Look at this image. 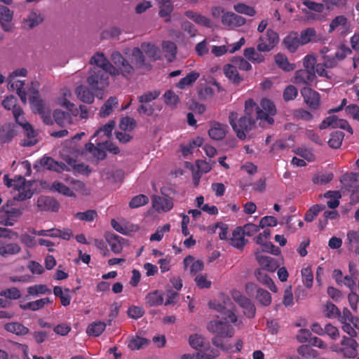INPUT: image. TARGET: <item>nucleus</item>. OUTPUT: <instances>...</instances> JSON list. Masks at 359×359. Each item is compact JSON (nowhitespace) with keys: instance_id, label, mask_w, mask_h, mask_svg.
Returning <instances> with one entry per match:
<instances>
[{"instance_id":"1","label":"nucleus","mask_w":359,"mask_h":359,"mask_svg":"<svg viewBox=\"0 0 359 359\" xmlns=\"http://www.w3.org/2000/svg\"><path fill=\"white\" fill-rule=\"evenodd\" d=\"M244 112V116L239 119L236 111H231L229 116V123L240 140H245L246 133L255 128L257 124L262 128L273 125L276 108L274 103L266 98L262 99L259 105L252 99H248L245 102Z\"/></svg>"},{"instance_id":"2","label":"nucleus","mask_w":359,"mask_h":359,"mask_svg":"<svg viewBox=\"0 0 359 359\" xmlns=\"http://www.w3.org/2000/svg\"><path fill=\"white\" fill-rule=\"evenodd\" d=\"M214 309L220 313L222 320H211L208 323L207 329L214 334L211 340L212 344L222 351H229L231 348V346L224 344L223 339L226 337L231 338L233 336L234 329L229 323L238 325V318L234 313L233 306L231 304H229V306L227 304L226 306L217 304Z\"/></svg>"},{"instance_id":"3","label":"nucleus","mask_w":359,"mask_h":359,"mask_svg":"<svg viewBox=\"0 0 359 359\" xmlns=\"http://www.w3.org/2000/svg\"><path fill=\"white\" fill-rule=\"evenodd\" d=\"M109 74L102 69L92 67L88 73L86 82L92 90H103L109 86Z\"/></svg>"},{"instance_id":"4","label":"nucleus","mask_w":359,"mask_h":359,"mask_svg":"<svg viewBox=\"0 0 359 359\" xmlns=\"http://www.w3.org/2000/svg\"><path fill=\"white\" fill-rule=\"evenodd\" d=\"M316 79L317 76L314 71L302 69L294 72L292 81L296 85L309 87L316 83Z\"/></svg>"},{"instance_id":"5","label":"nucleus","mask_w":359,"mask_h":359,"mask_svg":"<svg viewBox=\"0 0 359 359\" xmlns=\"http://www.w3.org/2000/svg\"><path fill=\"white\" fill-rule=\"evenodd\" d=\"M300 93L303 97L304 102L312 111H317L320 108V95L309 87H303Z\"/></svg>"},{"instance_id":"6","label":"nucleus","mask_w":359,"mask_h":359,"mask_svg":"<svg viewBox=\"0 0 359 359\" xmlns=\"http://www.w3.org/2000/svg\"><path fill=\"white\" fill-rule=\"evenodd\" d=\"M278 34L269 29L266 34L259 37L257 48L260 52H269L278 43Z\"/></svg>"},{"instance_id":"7","label":"nucleus","mask_w":359,"mask_h":359,"mask_svg":"<svg viewBox=\"0 0 359 359\" xmlns=\"http://www.w3.org/2000/svg\"><path fill=\"white\" fill-rule=\"evenodd\" d=\"M22 209L9 208L8 205L6 209L4 207V210L1 211L0 224L4 226H13L22 215Z\"/></svg>"},{"instance_id":"8","label":"nucleus","mask_w":359,"mask_h":359,"mask_svg":"<svg viewBox=\"0 0 359 359\" xmlns=\"http://www.w3.org/2000/svg\"><path fill=\"white\" fill-rule=\"evenodd\" d=\"M90 63L94 65L93 67L102 69L110 75H118V70L115 67L102 53H97L90 59Z\"/></svg>"},{"instance_id":"9","label":"nucleus","mask_w":359,"mask_h":359,"mask_svg":"<svg viewBox=\"0 0 359 359\" xmlns=\"http://www.w3.org/2000/svg\"><path fill=\"white\" fill-rule=\"evenodd\" d=\"M111 61L117 67L118 74L121 73L123 76L133 75L135 73V69L128 60H126L122 55L118 52L114 51L111 55Z\"/></svg>"},{"instance_id":"10","label":"nucleus","mask_w":359,"mask_h":359,"mask_svg":"<svg viewBox=\"0 0 359 359\" xmlns=\"http://www.w3.org/2000/svg\"><path fill=\"white\" fill-rule=\"evenodd\" d=\"M43 21V17L41 14L31 11L22 20L21 27L25 30H30L40 25Z\"/></svg>"},{"instance_id":"11","label":"nucleus","mask_w":359,"mask_h":359,"mask_svg":"<svg viewBox=\"0 0 359 359\" xmlns=\"http://www.w3.org/2000/svg\"><path fill=\"white\" fill-rule=\"evenodd\" d=\"M341 344L344 346L341 349V352L345 357L351 358L357 356L358 344L354 339L344 336Z\"/></svg>"},{"instance_id":"12","label":"nucleus","mask_w":359,"mask_h":359,"mask_svg":"<svg viewBox=\"0 0 359 359\" xmlns=\"http://www.w3.org/2000/svg\"><path fill=\"white\" fill-rule=\"evenodd\" d=\"M245 22V18L233 13L227 12L222 16V24L231 29L241 27Z\"/></svg>"},{"instance_id":"13","label":"nucleus","mask_w":359,"mask_h":359,"mask_svg":"<svg viewBox=\"0 0 359 359\" xmlns=\"http://www.w3.org/2000/svg\"><path fill=\"white\" fill-rule=\"evenodd\" d=\"M255 258L263 271L273 272L278 267V262L273 257L263 255L259 251L255 252Z\"/></svg>"},{"instance_id":"14","label":"nucleus","mask_w":359,"mask_h":359,"mask_svg":"<svg viewBox=\"0 0 359 359\" xmlns=\"http://www.w3.org/2000/svg\"><path fill=\"white\" fill-rule=\"evenodd\" d=\"M340 182L346 189L354 192L359 188V173H346L341 176Z\"/></svg>"},{"instance_id":"15","label":"nucleus","mask_w":359,"mask_h":359,"mask_svg":"<svg viewBox=\"0 0 359 359\" xmlns=\"http://www.w3.org/2000/svg\"><path fill=\"white\" fill-rule=\"evenodd\" d=\"M13 17V12L7 6L0 5V24L2 29L6 32L12 29L11 21Z\"/></svg>"},{"instance_id":"16","label":"nucleus","mask_w":359,"mask_h":359,"mask_svg":"<svg viewBox=\"0 0 359 359\" xmlns=\"http://www.w3.org/2000/svg\"><path fill=\"white\" fill-rule=\"evenodd\" d=\"M153 207L157 211L168 212L173 207V202L171 198L167 196H154L152 198Z\"/></svg>"},{"instance_id":"17","label":"nucleus","mask_w":359,"mask_h":359,"mask_svg":"<svg viewBox=\"0 0 359 359\" xmlns=\"http://www.w3.org/2000/svg\"><path fill=\"white\" fill-rule=\"evenodd\" d=\"M37 206L41 210L56 212L59 209V203L49 196H40L37 200Z\"/></svg>"},{"instance_id":"18","label":"nucleus","mask_w":359,"mask_h":359,"mask_svg":"<svg viewBox=\"0 0 359 359\" xmlns=\"http://www.w3.org/2000/svg\"><path fill=\"white\" fill-rule=\"evenodd\" d=\"M248 241L245 238L241 226H237L232 233V237L230 238V244L239 250H242L247 244Z\"/></svg>"},{"instance_id":"19","label":"nucleus","mask_w":359,"mask_h":359,"mask_svg":"<svg viewBox=\"0 0 359 359\" xmlns=\"http://www.w3.org/2000/svg\"><path fill=\"white\" fill-rule=\"evenodd\" d=\"M130 60L134 64V69H149V65L145 62V58L142 51L138 47L134 48L130 55Z\"/></svg>"},{"instance_id":"20","label":"nucleus","mask_w":359,"mask_h":359,"mask_svg":"<svg viewBox=\"0 0 359 359\" xmlns=\"http://www.w3.org/2000/svg\"><path fill=\"white\" fill-rule=\"evenodd\" d=\"M75 93L83 102L90 104L94 101V93L87 86L83 85L78 86L75 90Z\"/></svg>"},{"instance_id":"21","label":"nucleus","mask_w":359,"mask_h":359,"mask_svg":"<svg viewBox=\"0 0 359 359\" xmlns=\"http://www.w3.org/2000/svg\"><path fill=\"white\" fill-rule=\"evenodd\" d=\"M285 48L291 53L295 52L297 48L301 46L299 39V35L297 32H292L289 34L283 41Z\"/></svg>"},{"instance_id":"22","label":"nucleus","mask_w":359,"mask_h":359,"mask_svg":"<svg viewBox=\"0 0 359 359\" xmlns=\"http://www.w3.org/2000/svg\"><path fill=\"white\" fill-rule=\"evenodd\" d=\"M257 279L263 285L266 286L273 292H277V287L273 280L263 271V269H257L255 271Z\"/></svg>"},{"instance_id":"23","label":"nucleus","mask_w":359,"mask_h":359,"mask_svg":"<svg viewBox=\"0 0 359 359\" xmlns=\"http://www.w3.org/2000/svg\"><path fill=\"white\" fill-rule=\"evenodd\" d=\"M30 104L33 112L38 113L39 114L50 108L46 102L39 97L38 92L30 98Z\"/></svg>"},{"instance_id":"24","label":"nucleus","mask_w":359,"mask_h":359,"mask_svg":"<svg viewBox=\"0 0 359 359\" xmlns=\"http://www.w3.org/2000/svg\"><path fill=\"white\" fill-rule=\"evenodd\" d=\"M189 344L191 347L196 350H200L201 348L207 350L210 348L209 344H205V338L198 334H191L189 337Z\"/></svg>"},{"instance_id":"25","label":"nucleus","mask_w":359,"mask_h":359,"mask_svg":"<svg viewBox=\"0 0 359 359\" xmlns=\"http://www.w3.org/2000/svg\"><path fill=\"white\" fill-rule=\"evenodd\" d=\"M227 128V126L216 123L209 130L208 133L212 139L219 140L225 137Z\"/></svg>"},{"instance_id":"26","label":"nucleus","mask_w":359,"mask_h":359,"mask_svg":"<svg viewBox=\"0 0 359 359\" xmlns=\"http://www.w3.org/2000/svg\"><path fill=\"white\" fill-rule=\"evenodd\" d=\"M4 327L7 332L16 335H25L29 332V329L18 322L8 323Z\"/></svg>"},{"instance_id":"27","label":"nucleus","mask_w":359,"mask_h":359,"mask_svg":"<svg viewBox=\"0 0 359 359\" xmlns=\"http://www.w3.org/2000/svg\"><path fill=\"white\" fill-rule=\"evenodd\" d=\"M223 70L225 76L233 83L238 84L243 80L238 74L236 67L232 64L224 65Z\"/></svg>"},{"instance_id":"28","label":"nucleus","mask_w":359,"mask_h":359,"mask_svg":"<svg viewBox=\"0 0 359 359\" xmlns=\"http://www.w3.org/2000/svg\"><path fill=\"white\" fill-rule=\"evenodd\" d=\"M55 122L60 127H65L72 123V117L68 112L56 109L53 112Z\"/></svg>"},{"instance_id":"29","label":"nucleus","mask_w":359,"mask_h":359,"mask_svg":"<svg viewBox=\"0 0 359 359\" xmlns=\"http://www.w3.org/2000/svg\"><path fill=\"white\" fill-rule=\"evenodd\" d=\"M118 104V100L116 97H110L103 104L100 110V116L105 118L111 114L114 107Z\"/></svg>"},{"instance_id":"30","label":"nucleus","mask_w":359,"mask_h":359,"mask_svg":"<svg viewBox=\"0 0 359 359\" xmlns=\"http://www.w3.org/2000/svg\"><path fill=\"white\" fill-rule=\"evenodd\" d=\"M185 15L189 19L192 20L196 23L203 25L206 27H210L212 25L211 21L206 17L201 14L194 12L192 11H187Z\"/></svg>"},{"instance_id":"31","label":"nucleus","mask_w":359,"mask_h":359,"mask_svg":"<svg viewBox=\"0 0 359 359\" xmlns=\"http://www.w3.org/2000/svg\"><path fill=\"white\" fill-rule=\"evenodd\" d=\"M51 302L52 300H50L49 297H46L34 302H28L25 304H20V307L23 310L37 311L42 309L45 304Z\"/></svg>"},{"instance_id":"32","label":"nucleus","mask_w":359,"mask_h":359,"mask_svg":"<svg viewBox=\"0 0 359 359\" xmlns=\"http://www.w3.org/2000/svg\"><path fill=\"white\" fill-rule=\"evenodd\" d=\"M107 324L102 321H95L90 323L87 329L86 333L89 336L98 337L105 330Z\"/></svg>"},{"instance_id":"33","label":"nucleus","mask_w":359,"mask_h":359,"mask_svg":"<svg viewBox=\"0 0 359 359\" xmlns=\"http://www.w3.org/2000/svg\"><path fill=\"white\" fill-rule=\"evenodd\" d=\"M275 62L278 67L285 72H290L296 68V65L294 64L290 63L287 57L281 53H278L275 56Z\"/></svg>"},{"instance_id":"34","label":"nucleus","mask_w":359,"mask_h":359,"mask_svg":"<svg viewBox=\"0 0 359 359\" xmlns=\"http://www.w3.org/2000/svg\"><path fill=\"white\" fill-rule=\"evenodd\" d=\"M32 186V183L29 181V182L25 184V186L17 189L18 194L15 195L13 198L18 201H22L27 198H30L33 195V193L31 191Z\"/></svg>"},{"instance_id":"35","label":"nucleus","mask_w":359,"mask_h":359,"mask_svg":"<svg viewBox=\"0 0 359 359\" xmlns=\"http://www.w3.org/2000/svg\"><path fill=\"white\" fill-rule=\"evenodd\" d=\"M200 76V74L196 72H191L185 77L181 79L176 84V86L180 89H184L192 85Z\"/></svg>"},{"instance_id":"36","label":"nucleus","mask_w":359,"mask_h":359,"mask_svg":"<svg viewBox=\"0 0 359 359\" xmlns=\"http://www.w3.org/2000/svg\"><path fill=\"white\" fill-rule=\"evenodd\" d=\"M244 56L253 63H260L264 62V57L262 54L257 52L255 48L250 47L244 50Z\"/></svg>"},{"instance_id":"37","label":"nucleus","mask_w":359,"mask_h":359,"mask_svg":"<svg viewBox=\"0 0 359 359\" xmlns=\"http://www.w3.org/2000/svg\"><path fill=\"white\" fill-rule=\"evenodd\" d=\"M323 312L325 316L330 319L337 318L340 315V310L331 302H327L324 304Z\"/></svg>"},{"instance_id":"38","label":"nucleus","mask_w":359,"mask_h":359,"mask_svg":"<svg viewBox=\"0 0 359 359\" xmlns=\"http://www.w3.org/2000/svg\"><path fill=\"white\" fill-rule=\"evenodd\" d=\"M145 302L149 306H156L163 303V297L158 290H156L147 294Z\"/></svg>"},{"instance_id":"39","label":"nucleus","mask_w":359,"mask_h":359,"mask_svg":"<svg viewBox=\"0 0 359 359\" xmlns=\"http://www.w3.org/2000/svg\"><path fill=\"white\" fill-rule=\"evenodd\" d=\"M50 190L58 192L66 196H74V191L59 181H54L52 183Z\"/></svg>"},{"instance_id":"40","label":"nucleus","mask_w":359,"mask_h":359,"mask_svg":"<svg viewBox=\"0 0 359 359\" xmlns=\"http://www.w3.org/2000/svg\"><path fill=\"white\" fill-rule=\"evenodd\" d=\"M297 353L303 359H313L318 355V351L308 345H301Z\"/></svg>"},{"instance_id":"41","label":"nucleus","mask_w":359,"mask_h":359,"mask_svg":"<svg viewBox=\"0 0 359 359\" xmlns=\"http://www.w3.org/2000/svg\"><path fill=\"white\" fill-rule=\"evenodd\" d=\"M65 181L68 184L72 185L73 190L78 191L82 194H88V191L86 187L85 184L83 182L75 180L70 177H65Z\"/></svg>"},{"instance_id":"42","label":"nucleus","mask_w":359,"mask_h":359,"mask_svg":"<svg viewBox=\"0 0 359 359\" xmlns=\"http://www.w3.org/2000/svg\"><path fill=\"white\" fill-rule=\"evenodd\" d=\"M344 134L341 131H336L331 134L328 140V145L332 149H338L341 147Z\"/></svg>"},{"instance_id":"43","label":"nucleus","mask_w":359,"mask_h":359,"mask_svg":"<svg viewBox=\"0 0 359 359\" xmlns=\"http://www.w3.org/2000/svg\"><path fill=\"white\" fill-rule=\"evenodd\" d=\"M256 298L258 302L264 306H268L271 303V294L262 288L257 290Z\"/></svg>"},{"instance_id":"44","label":"nucleus","mask_w":359,"mask_h":359,"mask_svg":"<svg viewBox=\"0 0 359 359\" xmlns=\"http://www.w3.org/2000/svg\"><path fill=\"white\" fill-rule=\"evenodd\" d=\"M141 50L144 52L149 57L152 58L154 60L158 59V48L154 45L149 43H142L141 44Z\"/></svg>"},{"instance_id":"45","label":"nucleus","mask_w":359,"mask_h":359,"mask_svg":"<svg viewBox=\"0 0 359 359\" xmlns=\"http://www.w3.org/2000/svg\"><path fill=\"white\" fill-rule=\"evenodd\" d=\"M21 250L20 247L17 243H8L0 247V255L6 257L10 255H16Z\"/></svg>"},{"instance_id":"46","label":"nucleus","mask_w":359,"mask_h":359,"mask_svg":"<svg viewBox=\"0 0 359 359\" xmlns=\"http://www.w3.org/2000/svg\"><path fill=\"white\" fill-rule=\"evenodd\" d=\"M98 216L95 210H88L85 212H79L74 215V217L79 220L93 222Z\"/></svg>"},{"instance_id":"47","label":"nucleus","mask_w":359,"mask_h":359,"mask_svg":"<svg viewBox=\"0 0 359 359\" xmlns=\"http://www.w3.org/2000/svg\"><path fill=\"white\" fill-rule=\"evenodd\" d=\"M23 129L25 132L26 136L29 138V140H24L22 145L25 147H30L34 145L36 142V140L34 139L35 133L34 129L32 128V126L29 123H28L25 125Z\"/></svg>"},{"instance_id":"48","label":"nucleus","mask_w":359,"mask_h":359,"mask_svg":"<svg viewBox=\"0 0 359 359\" xmlns=\"http://www.w3.org/2000/svg\"><path fill=\"white\" fill-rule=\"evenodd\" d=\"M136 126V121L133 118L126 116L121 118L119 128L124 131L130 132L135 129Z\"/></svg>"},{"instance_id":"49","label":"nucleus","mask_w":359,"mask_h":359,"mask_svg":"<svg viewBox=\"0 0 359 359\" xmlns=\"http://www.w3.org/2000/svg\"><path fill=\"white\" fill-rule=\"evenodd\" d=\"M149 344V340L144 338L135 337L129 341L128 346L130 350H138Z\"/></svg>"},{"instance_id":"50","label":"nucleus","mask_w":359,"mask_h":359,"mask_svg":"<svg viewBox=\"0 0 359 359\" xmlns=\"http://www.w3.org/2000/svg\"><path fill=\"white\" fill-rule=\"evenodd\" d=\"M172 11L173 5L172 2L160 4L159 15L163 18L166 17V19L165 20L166 22H170V15L171 14Z\"/></svg>"},{"instance_id":"51","label":"nucleus","mask_w":359,"mask_h":359,"mask_svg":"<svg viewBox=\"0 0 359 359\" xmlns=\"http://www.w3.org/2000/svg\"><path fill=\"white\" fill-rule=\"evenodd\" d=\"M298 95V90L293 85H288L283 90V98L285 102L294 100Z\"/></svg>"},{"instance_id":"52","label":"nucleus","mask_w":359,"mask_h":359,"mask_svg":"<svg viewBox=\"0 0 359 359\" xmlns=\"http://www.w3.org/2000/svg\"><path fill=\"white\" fill-rule=\"evenodd\" d=\"M27 292L30 295H39L50 294L51 290L45 285H35L27 288Z\"/></svg>"},{"instance_id":"53","label":"nucleus","mask_w":359,"mask_h":359,"mask_svg":"<svg viewBox=\"0 0 359 359\" xmlns=\"http://www.w3.org/2000/svg\"><path fill=\"white\" fill-rule=\"evenodd\" d=\"M115 126L114 121H109L107 123L101 127L99 130H97L95 134L94 137L100 136L101 134H103L104 136L109 137L111 136L113 129Z\"/></svg>"},{"instance_id":"54","label":"nucleus","mask_w":359,"mask_h":359,"mask_svg":"<svg viewBox=\"0 0 359 359\" xmlns=\"http://www.w3.org/2000/svg\"><path fill=\"white\" fill-rule=\"evenodd\" d=\"M348 245L349 250L358 249L359 243V229L356 231H351L347 233Z\"/></svg>"},{"instance_id":"55","label":"nucleus","mask_w":359,"mask_h":359,"mask_svg":"<svg viewBox=\"0 0 359 359\" xmlns=\"http://www.w3.org/2000/svg\"><path fill=\"white\" fill-rule=\"evenodd\" d=\"M163 97L165 104L171 107H175L180 102L178 95L171 90H167Z\"/></svg>"},{"instance_id":"56","label":"nucleus","mask_w":359,"mask_h":359,"mask_svg":"<svg viewBox=\"0 0 359 359\" xmlns=\"http://www.w3.org/2000/svg\"><path fill=\"white\" fill-rule=\"evenodd\" d=\"M121 240L123 239L118 236H111L108 240L111 250L116 254L120 253L123 250Z\"/></svg>"},{"instance_id":"57","label":"nucleus","mask_w":359,"mask_h":359,"mask_svg":"<svg viewBox=\"0 0 359 359\" xmlns=\"http://www.w3.org/2000/svg\"><path fill=\"white\" fill-rule=\"evenodd\" d=\"M149 203V198L143 194L137 195L132 198L129 203L130 208H137Z\"/></svg>"},{"instance_id":"58","label":"nucleus","mask_w":359,"mask_h":359,"mask_svg":"<svg viewBox=\"0 0 359 359\" xmlns=\"http://www.w3.org/2000/svg\"><path fill=\"white\" fill-rule=\"evenodd\" d=\"M0 296L5 297L6 299H18L20 298L21 293L18 288L13 287L1 290L0 292Z\"/></svg>"},{"instance_id":"59","label":"nucleus","mask_w":359,"mask_h":359,"mask_svg":"<svg viewBox=\"0 0 359 359\" xmlns=\"http://www.w3.org/2000/svg\"><path fill=\"white\" fill-rule=\"evenodd\" d=\"M302 281L307 288H310L313 285V272L309 267L304 268L302 270Z\"/></svg>"},{"instance_id":"60","label":"nucleus","mask_w":359,"mask_h":359,"mask_svg":"<svg viewBox=\"0 0 359 359\" xmlns=\"http://www.w3.org/2000/svg\"><path fill=\"white\" fill-rule=\"evenodd\" d=\"M333 178V174L331 172L329 173H318L315 175L312 181L314 184H324L330 182Z\"/></svg>"},{"instance_id":"61","label":"nucleus","mask_w":359,"mask_h":359,"mask_svg":"<svg viewBox=\"0 0 359 359\" xmlns=\"http://www.w3.org/2000/svg\"><path fill=\"white\" fill-rule=\"evenodd\" d=\"M233 8L237 13L245 14L249 16H254L256 14V11L254 8L245 4H238L234 5Z\"/></svg>"},{"instance_id":"62","label":"nucleus","mask_w":359,"mask_h":359,"mask_svg":"<svg viewBox=\"0 0 359 359\" xmlns=\"http://www.w3.org/2000/svg\"><path fill=\"white\" fill-rule=\"evenodd\" d=\"M231 62L237 69H240L241 70L248 71L252 68V66L248 61L241 57H235L232 60Z\"/></svg>"},{"instance_id":"63","label":"nucleus","mask_w":359,"mask_h":359,"mask_svg":"<svg viewBox=\"0 0 359 359\" xmlns=\"http://www.w3.org/2000/svg\"><path fill=\"white\" fill-rule=\"evenodd\" d=\"M316 34V31L312 28H309L303 30L301 32L300 36H299V41L302 45L306 44L311 41V38Z\"/></svg>"},{"instance_id":"64","label":"nucleus","mask_w":359,"mask_h":359,"mask_svg":"<svg viewBox=\"0 0 359 359\" xmlns=\"http://www.w3.org/2000/svg\"><path fill=\"white\" fill-rule=\"evenodd\" d=\"M233 300L237 302L242 308L248 306V304L252 302L245 296L243 295L240 292L235 291L232 293Z\"/></svg>"}]
</instances>
